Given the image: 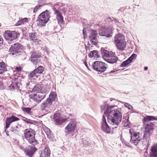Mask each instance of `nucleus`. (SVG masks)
<instances>
[{"mask_svg": "<svg viewBox=\"0 0 157 157\" xmlns=\"http://www.w3.org/2000/svg\"><path fill=\"white\" fill-rule=\"evenodd\" d=\"M113 106H109L104 112V114L107 116L108 122L113 125H118L121 122L122 113L117 109L111 110Z\"/></svg>", "mask_w": 157, "mask_h": 157, "instance_id": "f257e3e1", "label": "nucleus"}, {"mask_svg": "<svg viewBox=\"0 0 157 157\" xmlns=\"http://www.w3.org/2000/svg\"><path fill=\"white\" fill-rule=\"evenodd\" d=\"M25 138L32 145L38 144L39 142L35 139L36 132L31 128L26 129L24 131Z\"/></svg>", "mask_w": 157, "mask_h": 157, "instance_id": "f03ea898", "label": "nucleus"}, {"mask_svg": "<svg viewBox=\"0 0 157 157\" xmlns=\"http://www.w3.org/2000/svg\"><path fill=\"white\" fill-rule=\"evenodd\" d=\"M50 17V13L48 10H46L42 12L39 15L37 20L38 26L40 27L45 26Z\"/></svg>", "mask_w": 157, "mask_h": 157, "instance_id": "7ed1b4c3", "label": "nucleus"}, {"mask_svg": "<svg viewBox=\"0 0 157 157\" xmlns=\"http://www.w3.org/2000/svg\"><path fill=\"white\" fill-rule=\"evenodd\" d=\"M124 36L121 34L116 35L114 37L115 43L119 50L123 51L126 48V43L124 42Z\"/></svg>", "mask_w": 157, "mask_h": 157, "instance_id": "20e7f679", "label": "nucleus"}, {"mask_svg": "<svg viewBox=\"0 0 157 157\" xmlns=\"http://www.w3.org/2000/svg\"><path fill=\"white\" fill-rule=\"evenodd\" d=\"M24 51V46L19 43H15L12 45L9 49L10 54L12 55L22 52Z\"/></svg>", "mask_w": 157, "mask_h": 157, "instance_id": "39448f33", "label": "nucleus"}, {"mask_svg": "<svg viewBox=\"0 0 157 157\" xmlns=\"http://www.w3.org/2000/svg\"><path fill=\"white\" fill-rule=\"evenodd\" d=\"M99 34L101 36L109 38L112 36V32L110 28L103 26L99 28Z\"/></svg>", "mask_w": 157, "mask_h": 157, "instance_id": "423d86ee", "label": "nucleus"}, {"mask_svg": "<svg viewBox=\"0 0 157 157\" xmlns=\"http://www.w3.org/2000/svg\"><path fill=\"white\" fill-rule=\"evenodd\" d=\"M4 37L6 40L11 41L16 40L17 38V34L15 31L6 30L4 34Z\"/></svg>", "mask_w": 157, "mask_h": 157, "instance_id": "0eeeda50", "label": "nucleus"}, {"mask_svg": "<svg viewBox=\"0 0 157 157\" xmlns=\"http://www.w3.org/2000/svg\"><path fill=\"white\" fill-rule=\"evenodd\" d=\"M77 126V122L75 119L71 120L67 125L65 127L66 132L70 134L73 132Z\"/></svg>", "mask_w": 157, "mask_h": 157, "instance_id": "6e6552de", "label": "nucleus"}, {"mask_svg": "<svg viewBox=\"0 0 157 157\" xmlns=\"http://www.w3.org/2000/svg\"><path fill=\"white\" fill-rule=\"evenodd\" d=\"M20 119L18 117L14 115H12L11 117H7L5 120V132H6V134L7 136H9L8 131L6 132V129L8 128L10 124L13 122L18 121Z\"/></svg>", "mask_w": 157, "mask_h": 157, "instance_id": "1a4fd4ad", "label": "nucleus"}, {"mask_svg": "<svg viewBox=\"0 0 157 157\" xmlns=\"http://www.w3.org/2000/svg\"><path fill=\"white\" fill-rule=\"evenodd\" d=\"M101 123V127L102 130L106 133H110L111 129L106 122V119L104 115L102 116V120Z\"/></svg>", "mask_w": 157, "mask_h": 157, "instance_id": "9d476101", "label": "nucleus"}, {"mask_svg": "<svg viewBox=\"0 0 157 157\" xmlns=\"http://www.w3.org/2000/svg\"><path fill=\"white\" fill-rule=\"evenodd\" d=\"M102 62L100 61H96L94 62L92 65V67L95 70L101 73L104 72L105 71V68H102Z\"/></svg>", "mask_w": 157, "mask_h": 157, "instance_id": "9b49d317", "label": "nucleus"}, {"mask_svg": "<svg viewBox=\"0 0 157 157\" xmlns=\"http://www.w3.org/2000/svg\"><path fill=\"white\" fill-rule=\"evenodd\" d=\"M41 57V56L39 54L35 52H33L31 54V61L33 64L36 65L40 63Z\"/></svg>", "mask_w": 157, "mask_h": 157, "instance_id": "f8f14e48", "label": "nucleus"}, {"mask_svg": "<svg viewBox=\"0 0 157 157\" xmlns=\"http://www.w3.org/2000/svg\"><path fill=\"white\" fill-rule=\"evenodd\" d=\"M56 5V4H55L52 7V10L54 12V14L56 15V18L58 23L59 24H63L64 22L63 17L59 12L55 8V6Z\"/></svg>", "mask_w": 157, "mask_h": 157, "instance_id": "ddd939ff", "label": "nucleus"}, {"mask_svg": "<svg viewBox=\"0 0 157 157\" xmlns=\"http://www.w3.org/2000/svg\"><path fill=\"white\" fill-rule=\"evenodd\" d=\"M37 150V149L35 147V146L32 145L30 146V149L25 148L24 151L25 155L29 157H32Z\"/></svg>", "mask_w": 157, "mask_h": 157, "instance_id": "4468645a", "label": "nucleus"}, {"mask_svg": "<svg viewBox=\"0 0 157 157\" xmlns=\"http://www.w3.org/2000/svg\"><path fill=\"white\" fill-rule=\"evenodd\" d=\"M53 101L49 98H48L46 101L43 102L41 104L40 107L41 109L43 110H47L49 108L50 106L52 105Z\"/></svg>", "mask_w": 157, "mask_h": 157, "instance_id": "2eb2a0df", "label": "nucleus"}, {"mask_svg": "<svg viewBox=\"0 0 157 157\" xmlns=\"http://www.w3.org/2000/svg\"><path fill=\"white\" fill-rule=\"evenodd\" d=\"M60 113H55L53 116V119L55 120L57 125H60L65 121L63 119H61Z\"/></svg>", "mask_w": 157, "mask_h": 157, "instance_id": "dca6fc26", "label": "nucleus"}, {"mask_svg": "<svg viewBox=\"0 0 157 157\" xmlns=\"http://www.w3.org/2000/svg\"><path fill=\"white\" fill-rule=\"evenodd\" d=\"M154 120L157 121V117L152 116L146 115L145 117H144L143 119L144 124L145 122Z\"/></svg>", "mask_w": 157, "mask_h": 157, "instance_id": "f3484780", "label": "nucleus"}, {"mask_svg": "<svg viewBox=\"0 0 157 157\" xmlns=\"http://www.w3.org/2000/svg\"><path fill=\"white\" fill-rule=\"evenodd\" d=\"M97 35L98 33L96 30H91L89 36L90 40H97Z\"/></svg>", "mask_w": 157, "mask_h": 157, "instance_id": "a211bd4d", "label": "nucleus"}, {"mask_svg": "<svg viewBox=\"0 0 157 157\" xmlns=\"http://www.w3.org/2000/svg\"><path fill=\"white\" fill-rule=\"evenodd\" d=\"M151 157H157V145H154L151 149Z\"/></svg>", "mask_w": 157, "mask_h": 157, "instance_id": "6ab92c4d", "label": "nucleus"}, {"mask_svg": "<svg viewBox=\"0 0 157 157\" xmlns=\"http://www.w3.org/2000/svg\"><path fill=\"white\" fill-rule=\"evenodd\" d=\"M109 58L105 60L108 63L113 64L116 63L118 60V57L116 56H114L112 57H108Z\"/></svg>", "mask_w": 157, "mask_h": 157, "instance_id": "aec40b11", "label": "nucleus"}, {"mask_svg": "<svg viewBox=\"0 0 157 157\" xmlns=\"http://www.w3.org/2000/svg\"><path fill=\"white\" fill-rule=\"evenodd\" d=\"M28 22V19L27 17H25L18 20L15 24V25L18 26L22 25H24Z\"/></svg>", "mask_w": 157, "mask_h": 157, "instance_id": "412c9836", "label": "nucleus"}, {"mask_svg": "<svg viewBox=\"0 0 157 157\" xmlns=\"http://www.w3.org/2000/svg\"><path fill=\"white\" fill-rule=\"evenodd\" d=\"M22 117L24 118L25 119H22V120L28 124H38V122L36 121L32 120L29 119L24 117L21 116Z\"/></svg>", "mask_w": 157, "mask_h": 157, "instance_id": "4be33fe9", "label": "nucleus"}, {"mask_svg": "<svg viewBox=\"0 0 157 157\" xmlns=\"http://www.w3.org/2000/svg\"><path fill=\"white\" fill-rule=\"evenodd\" d=\"M18 83L16 82H12V83L9 86V89L10 90H14L15 89H18L19 87L18 86Z\"/></svg>", "mask_w": 157, "mask_h": 157, "instance_id": "5701e85b", "label": "nucleus"}, {"mask_svg": "<svg viewBox=\"0 0 157 157\" xmlns=\"http://www.w3.org/2000/svg\"><path fill=\"white\" fill-rule=\"evenodd\" d=\"M90 58L93 57L98 58L100 57L99 55L98 54V52L97 50H93L91 51L89 55Z\"/></svg>", "mask_w": 157, "mask_h": 157, "instance_id": "b1692460", "label": "nucleus"}, {"mask_svg": "<svg viewBox=\"0 0 157 157\" xmlns=\"http://www.w3.org/2000/svg\"><path fill=\"white\" fill-rule=\"evenodd\" d=\"M154 125V124L152 122L147 124L145 127V130L150 132V131L153 130V127Z\"/></svg>", "mask_w": 157, "mask_h": 157, "instance_id": "393cba45", "label": "nucleus"}, {"mask_svg": "<svg viewBox=\"0 0 157 157\" xmlns=\"http://www.w3.org/2000/svg\"><path fill=\"white\" fill-rule=\"evenodd\" d=\"M41 87L40 85L37 84L34 87L33 89L32 90V92L33 93H40L41 90Z\"/></svg>", "mask_w": 157, "mask_h": 157, "instance_id": "a878e982", "label": "nucleus"}, {"mask_svg": "<svg viewBox=\"0 0 157 157\" xmlns=\"http://www.w3.org/2000/svg\"><path fill=\"white\" fill-rule=\"evenodd\" d=\"M28 36L29 40L32 41L34 39L36 38V37H37V33L35 32L29 33Z\"/></svg>", "mask_w": 157, "mask_h": 157, "instance_id": "bb28decb", "label": "nucleus"}, {"mask_svg": "<svg viewBox=\"0 0 157 157\" xmlns=\"http://www.w3.org/2000/svg\"><path fill=\"white\" fill-rule=\"evenodd\" d=\"M44 152L45 157H50L51 151L48 147H46L45 148Z\"/></svg>", "mask_w": 157, "mask_h": 157, "instance_id": "cd10ccee", "label": "nucleus"}, {"mask_svg": "<svg viewBox=\"0 0 157 157\" xmlns=\"http://www.w3.org/2000/svg\"><path fill=\"white\" fill-rule=\"evenodd\" d=\"M101 51L103 56H104L108 57L110 56L109 52L105 49L103 48H101Z\"/></svg>", "mask_w": 157, "mask_h": 157, "instance_id": "c85d7f7f", "label": "nucleus"}, {"mask_svg": "<svg viewBox=\"0 0 157 157\" xmlns=\"http://www.w3.org/2000/svg\"><path fill=\"white\" fill-rule=\"evenodd\" d=\"M131 63V62L128 59L127 60L123 61L120 65V67H124L129 65V64Z\"/></svg>", "mask_w": 157, "mask_h": 157, "instance_id": "c756f323", "label": "nucleus"}, {"mask_svg": "<svg viewBox=\"0 0 157 157\" xmlns=\"http://www.w3.org/2000/svg\"><path fill=\"white\" fill-rule=\"evenodd\" d=\"M141 139V138L140 137H138L137 138L132 139V140L130 139V142L136 145L139 143Z\"/></svg>", "mask_w": 157, "mask_h": 157, "instance_id": "7c9ffc66", "label": "nucleus"}, {"mask_svg": "<svg viewBox=\"0 0 157 157\" xmlns=\"http://www.w3.org/2000/svg\"><path fill=\"white\" fill-rule=\"evenodd\" d=\"M29 78H32L33 77H37V73H36L35 70L32 71L28 75V76Z\"/></svg>", "mask_w": 157, "mask_h": 157, "instance_id": "2f4dec72", "label": "nucleus"}, {"mask_svg": "<svg viewBox=\"0 0 157 157\" xmlns=\"http://www.w3.org/2000/svg\"><path fill=\"white\" fill-rule=\"evenodd\" d=\"M150 135V132L149 131L145 130L144 132L143 139L144 140H147V138H148Z\"/></svg>", "mask_w": 157, "mask_h": 157, "instance_id": "473e14b6", "label": "nucleus"}, {"mask_svg": "<svg viewBox=\"0 0 157 157\" xmlns=\"http://www.w3.org/2000/svg\"><path fill=\"white\" fill-rule=\"evenodd\" d=\"M35 70L37 74L42 73L44 71V69L42 66H40Z\"/></svg>", "mask_w": 157, "mask_h": 157, "instance_id": "72a5a7b5", "label": "nucleus"}, {"mask_svg": "<svg viewBox=\"0 0 157 157\" xmlns=\"http://www.w3.org/2000/svg\"><path fill=\"white\" fill-rule=\"evenodd\" d=\"M56 94L55 92L51 93L50 94L49 98L53 101L55 100Z\"/></svg>", "mask_w": 157, "mask_h": 157, "instance_id": "f704fd0d", "label": "nucleus"}, {"mask_svg": "<svg viewBox=\"0 0 157 157\" xmlns=\"http://www.w3.org/2000/svg\"><path fill=\"white\" fill-rule=\"evenodd\" d=\"M113 20L111 18L109 17L106 18L105 20L104 21L105 24L111 25L113 23Z\"/></svg>", "mask_w": 157, "mask_h": 157, "instance_id": "c9c22d12", "label": "nucleus"}, {"mask_svg": "<svg viewBox=\"0 0 157 157\" xmlns=\"http://www.w3.org/2000/svg\"><path fill=\"white\" fill-rule=\"evenodd\" d=\"M38 5L41 7L46 4V0H38Z\"/></svg>", "mask_w": 157, "mask_h": 157, "instance_id": "e433bc0d", "label": "nucleus"}, {"mask_svg": "<svg viewBox=\"0 0 157 157\" xmlns=\"http://www.w3.org/2000/svg\"><path fill=\"white\" fill-rule=\"evenodd\" d=\"M137 55L135 54H132L129 58H128V59L132 63V62L133 60L135 59L136 58Z\"/></svg>", "mask_w": 157, "mask_h": 157, "instance_id": "4c0bfd02", "label": "nucleus"}, {"mask_svg": "<svg viewBox=\"0 0 157 157\" xmlns=\"http://www.w3.org/2000/svg\"><path fill=\"white\" fill-rule=\"evenodd\" d=\"M139 133L135 132L132 136H131V139L132 140V139L137 138L138 137H140L139 136Z\"/></svg>", "mask_w": 157, "mask_h": 157, "instance_id": "58836bf2", "label": "nucleus"}, {"mask_svg": "<svg viewBox=\"0 0 157 157\" xmlns=\"http://www.w3.org/2000/svg\"><path fill=\"white\" fill-rule=\"evenodd\" d=\"M22 109L24 112L29 113L31 112V108L29 107H23Z\"/></svg>", "mask_w": 157, "mask_h": 157, "instance_id": "ea45409f", "label": "nucleus"}, {"mask_svg": "<svg viewBox=\"0 0 157 157\" xmlns=\"http://www.w3.org/2000/svg\"><path fill=\"white\" fill-rule=\"evenodd\" d=\"M10 131H11L17 134H18L19 132V130L18 129H17V128L13 127V126L11 128Z\"/></svg>", "mask_w": 157, "mask_h": 157, "instance_id": "a19ab883", "label": "nucleus"}, {"mask_svg": "<svg viewBox=\"0 0 157 157\" xmlns=\"http://www.w3.org/2000/svg\"><path fill=\"white\" fill-rule=\"evenodd\" d=\"M46 96V94L45 93H40V94H39L37 97L38 98H41V100L42 99H44Z\"/></svg>", "mask_w": 157, "mask_h": 157, "instance_id": "79ce46f5", "label": "nucleus"}, {"mask_svg": "<svg viewBox=\"0 0 157 157\" xmlns=\"http://www.w3.org/2000/svg\"><path fill=\"white\" fill-rule=\"evenodd\" d=\"M124 105L125 107L129 109H132L133 108L132 106L128 103L124 102Z\"/></svg>", "mask_w": 157, "mask_h": 157, "instance_id": "37998d69", "label": "nucleus"}, {"mask_svg": "<svg viewBox=\"0 0 157 157\" xmlns=\"http://www.w3.org/2000/svg\"><path fill=\"white\" fill-rule=\"evenodd\" d=\"M107 105V102L106 101H104V104L103 105L101 106V112H103V111L105 109Z\"/></svg>", "mask_w": 157, "mask_h": 157, "instance_id": "c03bdc74", "label": "nucleus"}, {"mask_svg": "<svg viewBox=\"0 0 157 157\" xmlns=\"http://www.w3.org/2000/svg\"><path fill=\"white\" fill-rule=\"evenodd\" d=\"M0 67L3 68V70H6V66L5 63L3 62L0 63Z\"/></svg>", "mask_w": 157, "mask_h": 157, "instance_id": "a18cd8bd", "label": "nucleus"}, {"mask_svg": "<svg viewBox=\"0 0 157 157\" xmlns=\"http://www.w3.org/2000/svg\"><path fill=\"white\" fill-rule=\"evenodd\" d=\"M86 28H84L83 30V34L84 36V38L86 39L87 38V35L86 34Z\"/></svg>", "mask_w": 157, "mask_h": 157, "instance_id": "49530a36", "label": "nucleus"}, {"mask_svg": "<svg viewBox=\"0 0 157 157\" xmlns=\"http://www.w3.org/2000/svg\"><path fill=\"white\" fill-rule=\"evenodd\" d=\"M82 142L84 147H86L89 144L88 142L86 140H82Z\"/></svg>", "mask_w": 157, "mask_h": 157, "instance_id": "de8ad7c7", "label": "nucleus"}, {"mask_svg": "<svg viewBox=\"0 0 157 157\" xmlns=\"http://www.w3.org/2000/svg\"><path fill=\"white\" fill-rule=\"evenodd\" d=\"M40 7V6L38 5H37L34 8L33 12L36 13L37 11L38 10L40 9V7Z\"/></svg>", "mask_w": 157, "mask_h": 157, "instance_id": "09e8293b", "label": "nucleus"}, {"mask_svg": "<svg viewBox=\"0 0 157 157\" xmlns=\"http://www.w3.org/2000/svg\"><path fill=\"white\" fill-rule=\"evenodd\" d=\"M32 41L34 42L36 44H39L40 42V40H39L37 37H36L35 39H34Z\"/></svg>", "mask_w": 157, "mask_h": 157, "instance_id": "8fccbe9b", "label": "nucleus"}, {"mask_svg": "<svg viewBox=\"0 0 157 157\" xmlns=\"http://www.w3.org/2000/svg\"><path fill=\"white\" fill-rule=\"evenodd\" d=\"M97 40H90V42L94 45H96L97 44Z\"/></svg>", "mask_w": 157, "mask_h": 157, "instance_id": "3c124183", "label": "nucleus"}, {"mask_svg": "<svg viewBox=\"0 0 157 157\" xmlns=\"http://www.w3.org/2000/svg\"><path fill=\"white\" fill-rule=\"evenodd\" d=\"M42 151H40L38 153V157H43L44 155H43Z\"/></svg>", "mask_w": 157, "mask_h": 157, "instance_id": "603ef678", "label": "nucleus"}, {"mask_svg": "<svg viewBox=\"0 0 157 157\" xmlns=\"http://www.w3.org/2000/svg\"><path fill=\"white\" fill-rule=\"evenodd\" d=\"M134 130L132 129H130L129 131V133L130 134L131 136H132V135L135 132Z\"/></svg>", "mask_w": 157, "mask_h": 157, "instance_id": "864d4df0", "label": "nucleus"}, {"mask_svg": "<svg viewBox=\"0 0 157 157\" xmlns=\"http://www.w3.org/2000/svg\"><path fill=\"white\" fill-rule=\"evenodd\" d=\"M22 68L20 67H17L15 68V70L17 71H20L21 70Z\"/></svg>", "mask_w": 157, "mask_h": 157, "instance_id": "5fc2aeb1", "label": "nucleus"}, {"mask_svg": "<svg viewBox=\"0 0 157 157\" xmlns=\"http://www.w3.org/2000/svg\"><path fill=\"white\" fill-rule=\"evenodd\" d=\"M119 71V70H116V71H115V70L111 71H110L109 72L105 73V75H107V74H108L113 73L115 72L116 71Z\"/></svg>", "mask_w": 157, "mask_h": 157, "instance_id": "6e6d98bb", "label": "nucleus"}, {"mask_svg": "<svg viewBox=\"0 0 157 157\" xmlns=\"http://www.w3.org/2000/svg\"><path fill=\"white\" fill-rule=\"evenodd\" d=\"M4 88L3 82L0 81V90H2Z\"/></svg>", "mask_w": 157, "mask_h": 157, "instance_id": "4d7b16f0", "label": "nucleus"}, {"mask_svg": "<svg viewBox=\"0 0 157 157\" xmlns=\"http://www.w3.org/2000/svg\"><path fill=\"white\" fill-rule=\"evenodd\" d=\"M102 65L103 66V67H102L103 68H105V70L107 68V67L106 66H107L106 64L102 62Z\"/></svg>", "mask_w": 157, "mask_h": 157, "instance_id": "13d9d810", "label": "nucleus"}, {"mask_svg": "<svg viewBox=\"0 0 157 157\" xmlns=\"http://www.w3.org/2000/svg\"><path fill=\"white\" fill-rule=\"evenodd\" d=\"M3 43V40L2 37L0 36V46L2 45Z\"/></svg>", "mask_w": 157, "mask_h": 157, "instance_id": "bf43d9fd", "label": "nucleus"}, {"mask_svg": "<svg viewBox=\"0 0 157 157\" xmlns=\"http://www.w3.org/2000/svg\"><path fill=\"white\" fill-rule=\"evenodd\" d=\"M150 145V144L149 143V142H147L146 144V145H145V146L144 147V149L146 147L147 149H148Z\"/></svg>", "mask_w": 157, "mask_h": 157, "instance_id": "052dcab7", "label": "nucleus"}, {"mask_svg": "<svg viewBox=\"0 0 157 157\" xmlns=\"http://www.w3.org/2000/svg\"><path fill=\"white\" fill-rule=\"evenodd\" d=\"M7 70H4L2 68L0 70V74H2L4 73L5 71H6Z\"/></svg>", "mask_w": 157, "mask_h": 157, "instance_id": "680f3d73", "label": "nucleus"}, {"mask_svg": "<svg viewBox=\"0 0 157 157\" xmlns=\"http://www.w3.org/2000/svg\"><path fill=\"white\" fill-rule=\"evenodd\" d=\"M84 63L85 65V66L86 67L88 68V70H90V69L88 67V64L87 63V62H86V61H85L84 62Z\"/></svg>", "mask_w": 157, "mask_h": 157, "instance_id": "e2e57ef3", "label": "nucleus"}, {"mask_svg": "<svg viewBox=\"0 0 157 157\" xmlns=\"http://www.w3.org/2000/svg\"><path fill=\"white\" fill-rule=\"evenodd\" d=\"M29 97L30 98L33 99L34 101L35 100L36 98H34L33 95H29Z\"/></svg>", "mask_w": 157, "mask_h": 157, "instance_id": "0e129e2a", "label": "nucleus"}, {"mask_svg": "<svg viewBox=\"0 0 157 157\" xmlns=\"http://www.w3.org/2000/svg\"><path fill=\"white\" fill-rule=\"evenodd\" d=\"M147 143V141H146V140L143 141L142 144L144 146H145V145H146Z\"/></svg>", "mask_w": 157, "mask_h": 157, "instance_id": "69168bd1", "label": "nucleus"}, {"mask_svg": "<svg viewBox=\"0 0 157 157\" xmlns=\"http://www.w3.org/2000/svg\"><path fill=\"white\" fill-rule=\"evenodd\" d=\"M41 101V99H37V98H36L35 100L34 101H36V102H40Z\"/></svg>", "mask_w": 157, "mask_h": 157, "instance_id": "338daca9", "label": "nucleus"}, {"mask_svg": "<svg viewBox=\"0 0 157 157\" xmlns=\"http://www.w3.org/2000/svg\"><path fill=\"white\" fill-rule=\"evenodd\" d=\"M129 117H128V118H127V120H126V122H125V123H128V122H129Z\"/></svg>", "mask_w": 157, "mask_h": 157, "instance_id": "774afa93", "label": "nucleus"}]
</instances>
